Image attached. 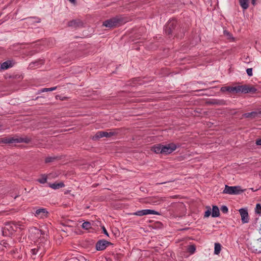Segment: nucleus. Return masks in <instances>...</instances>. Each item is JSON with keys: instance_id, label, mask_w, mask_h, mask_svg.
<instances>
[{"instance_id": "4", "label": "nucleus", "mask_w": 261, "mask_h": 261, "mask_svg": "<svg viewBox=\"0 0 261 261\" xmlns=\"http://www.w3.org/2000/svg\"><path fill=\"white\" fill-rule=\"evenodd\" d=\"M21 225L19 224L14 222H8L6 223L3 228V233L4 236H9L12 235L15 231H16L19 228H21Z\"/></svg>"}, {"instance_id": "13", "label": "nucleus", "mask_w": 261, "mask_h": 261, "mask_svg": "<svg viewBox=\"0 0 261 261\" xmlns=\"http://www.w3.org/2000/svg\"><path fill=\"white\" fill-rule=\"evenodd\" d=\"M110 244H111L110 242L106 240H100L96 243V248L97 250H103Z\"/></svg>"}, {"instance_id": "35", "label": "nucleus", "mask_w": 261, "mask_h": 261, "mask_svg": "<svg viewBox=\"0 0 261 261\" xmlns=\"http://www.w3.org/2000/svg\"><path fill=\"white\" fill-rule=\"evenodd\" d=\"M102 230H103V232L105 234H106L107 236H109L108 233V232H107V230H106V229L105 228V227H103V228H102Z\"/></svg>"}, {"instance_id": "36", "label": "nucleus", "mask_w": 261, "mask_h": 261, "mask_svg": "<svg viewBox=\"0 0 261 261\" xmlns=\"http://www.w3.org/2000/svg\"><path fill=\"white\" fill-rule=\"evenodd\" d=\"M260 242H261V238H259V239H258L257 240V241H256V244H257V245H259V243H260Z\"/></svg>"}, {"instance_id": "25", "label": "nucleus", "mask_w": 261, "mask_h": 261, "mask_svg": "<svg viewBox=\"0 0 261 261\" xmlns=\"http://www.w3.org/2000/svg\"><path fill=\"white\" fill-rule=\"evenodd\" d=\"M57 89V87H54L49 88H43L41 90V91L44 92H48V91H52L55 90Z\"/></svg>"}, {"instance_id": "31", "label": "nucleus", "mask_w": 261, "mask_h": 261, "mask_svg": "<svg viewBox=\"0 0 261 261\" xmlns=\"http://www.w3.org/2000/svg\"><path fill=\"white\" fill-rule=\"evenodd\" d=\"M170 23L168 24V27H166V33L168 34V35L171 34V30L170 29Z\"/></svg>"}, {"instance_id": "17", "label": "nucleus", "mask_w": 261, "mask_h": 261, "mask_svg": "<svg viewBox=\"0 0 261 261\" xmlns=\"http://www.w3.org/2000/svg\"><path fill=\"white\" fill-rule=\"evenodd\" d=\"M81 24V22L80 21L76 20H72L68 23V26L71 27H74L76 28L77 27H79Z\"/></svg>"}, {"instance_id": "30", "label": "nucleus", "mask_w": 261, "mask_h": 261, "mask_svg": "<svg viewBox=\"0 0 261 261\" xmlns=\"http://www.w3.org/2000/svg\"><path fill=\"white\" fill-rule=\"evenodd\" d=\"M246 72L249 76H251L253 74H252V68L247 69Z\"/></svg>"}, {"instance_id": "18", "label": "nucleus", "mask_w": 261, "mask_h": 261, "mask_svg": "<svg viewBox=\"0 0 261 261\" xmlns=\"http://www.w3.org/2000/svg\"><path fill=\"white\" fill-rule=\"evenodd\" d=\"M220 212L219 208L217 206H213L212 208V216L213 217H217L219 216Z\"/></svg>"}, {"instance_id": "7", "label": "nucleus", "mask_w": 261, "mask_h": 261, "mask_svg": "<svg viewBox=\"0 0 261 261\" xmlns=\"http://www.w3.org/2000/svg\"><path fill=\"white\" fill-rule=\"evenodd\" d=\"M30 142V139L29 138H21L18 137H5L1 139V142L3 143H13L24 142L28 143Z\"/></svg>"}, {"instance_id": "29", "label": "nucleus", "mask_w": 261, "mask_h": 261, "mask_svg": "<svg viewBox=\"0 0 261 261\" xmlns=\"http://www.w3.org/2000/svg\"><path fill=\"white\" fill-rule=\"evenodd\" d=\"M221 211L223 213H227L228 212V208L225 205H223L221 207Z\"/></svg>"}, {"instance_id": "5", "label": "nucleus", "mask_w": 261, "mask_h": 261, "mask_svg": "<svg viewBox=\"0 0 261 261\" xmlns=\"http://www.w3.org/2000/svg\"><path fill=\"white\" fill-rule=\"evenodd\" d=\"M45 245L40 244L39 246L37 245V248H34L31 250L32 257L33 259L40 260L46 249Z\"/></svg>"}, {"instance_id": "10", "label": "nucleus", "mask_w": 261, "mask_h": 261, "mask_svg": "<svg viewBox=\"0 0 261 261\" xmlns=\"http://www.w3.org/2000/svg\"><path fill=\"white\" fill-rule=\"evenodd\" d=\"M48 212L46 208H41L36 211L35 216L40 219H44L47 217Z\"/></svg>"}, {"instance_id": "24", "label": "nucleus", "mask_w": 261, "mask_h": 261, "mask_svg": "<svg viewBox=\"0 0 261 261\" xmlns=\"http://www.w3.org/2000/svg\"><path fill=\"white\" fill-rule=\"evenodd\" d=\"M232 89H233V87H224L221 88V90L222 91H227L229 92L232 93V92H233Z\"/></svg>"}, {"instance_id": "32", "label": "nucleus", "mask_w": 261, "mask_h": 261, "mask_svg": "<svg viewBox=\"0 0 261 261\" xmlns=\"http://www.w3.org/2000/svg\"><path fill=\"white\" fill-rule=\"evenodd\" d=\"M211 213V211L208 210L205 212L204 216L205 217H208L210 216Z\"/></svg>"}, {"instance_id": "15", "label": "nucleus", "mask_w": 261, "mask_h": 261, "mask_svg": "<svg viewBox=\"0 0 261 261\" xmlns=\"http://www.w3.org/2000/svg\"><path fill=\"white\" fill-rule=\"evenodd\" d=\"M49 186L52 189L56 190L64 187V184L63 182H61L59 183L49 184Z\"/></svg>"}, {"instance_id": "1", "label": "nucleus", "mask_w": 261, "mask_h": 261, "mask_svg": "<svg viewBox=\"0 0 261 261\" xmlns=\"http://www.w3.org/2000/svg\"><path fill=\"white\" fill-rule=\"evenodd\" d=\"M30 237L34 242L38 243V245H45L47 242L46 240L47 235L42 230L36 228H32L30 230Z\"/></svg>"}, {"instance_id": "20", "label": "nucleus", "mask_w": 261, "mask_h": 261, "mask_svg": "<svg viewBox=\"0 0 261 261\" xmlns=\"http://www.w3.org/2000/svg\"><path fill=\"white\" fill-rule=\"evenodd\" d=\"M48 175L46 174H42L40 177L37 179V181L40 184H45L47 182Z\"/></svg>"}, {"instance_id": "21", "label": "nucleus", "mask_w": 261, "mask_h": 261, "mask_svg": "<svg viewBox=\"0 0 261 261\" xmlns=\"http://www.w3.org/2000/svg\"><path fill=\"white\" fill-rule=\"evenodd\" d=\"M221 250V245L220 243H216L215 244V248H214V254L216 255H218L220 251Z\"/></svg>"}, {"instance_id": "14", "label": "nucleus", "mask_w": 261, "mask_h": 261, "mask_svg": "<svg viewBox=\"0 0 261 261\" xmlns=\"http://www.w3.org/2000/svg\"><path fill=\"white\" fill-rule=\"evenodd\" d=\"M14 64L11 61H7L4 63H3L1 65V68L2 69L6 70L10 67H12Z\"/></svg>"}, {"instance_id": "33", "label": "nucleus", "mask_w": 261, "mask_h": 261, "mask_svg": "<svg viewBox=\"0 0 261 261\" xmlns=\"http://www.w3.org/2000/svg\"><path fill=\"white\" fill-rule=\"evenodd\" d=\"M54 159L51 158H47L46 159H45V162L46 163H49V162H50L53 161Z\"/></svg>"}, {"instance_id": "3", "label": "nucleus", "mask_w": 261, "mask_h": 261, "mask_svg": "<svg viewBox=\"0 0 261 261\" xmlns=\"http://www.w3.org/2000/svg\"><path fill=\"white\" fill-rule=\"evenodd\" d=\"M127 21L123 17L118 16L105 21L103 25L107 28H114L124 24Z\"/></svg>"}, {"instance_id": "8", "label": "nucleus", "mask_w": 261, "mask_h": 261, "mask_svg": "<svg viewBox=\"0 0 261 261\" xmlns=\"http://www.w3.org/2000/svg\"><path fill=\"white\" fill-rule=\"evenodd\" d=\"M115 134L116 133L115 132L111 130L109 132L99 131L94 136H93L92 139L96 140L102 137L109 138Z\"/></svg>"}, {"instance_id": "16", "label": "nucleus", "mask_w": 261, "mask_h": 261, "mask_svg": "<svg viewBox=\"0 0 261 261\" xmlns=\"http://www.w3.org/2000/svg\"><path fill=\"white\" fill-rule=\"evenodd\" d=\"M261 113V112H252L251 113H247L243 115V116L246 118H255L257 117L259 114Z\"/></svg>"}, {"instance_id": "12", "label": "nucleus", "mask_w": 261, "mask_h": 261, "mask_svg": "<svg viewBox=\"0 0 261 261\" xmlns=\"http://www.w3.org/2000/svg\"><path fill=\"white\" fill-rule=\"evenodd\" d=\"M239 211L241 217L242 223H248L249 222V218L247 210L245 208H241Z\"/></svg>"}, {"instance_id": "27", "label": "nucleus", "mask_w": 261, "mask_h": 261, "mask_svg": "<svg viewBox=\"0 0 261 261\" xmlns=\"http://www.w3.org/2000/svg\"><path fill=\"white\" fill-rule=\"evenodd\" d=\"M255 212L257 214L261 213V206L259 204H257L255 207Z\"/></svg>"}, {"instance_id": "19", "label": "nucleus", "mask_w": 261, "mask_h": 261, "mask_svg": "<svg viewBox=\"0 0 261 261\" xmlns=\"http://www.w3.org/2000/svg\"><path fill=\"white\" fill-rule=\"evenodd\" d=\"M248 2L249 0H239L240 6L244 10L248 8Z\"/></svg>"}, {"instance_id": "37", "label": "nucleus", "mask_w": 261, "mask_h": 261, "mask_svg": "<svg viewBox=\"0 0 261 261\" xmlns=\"http://www.w3.org/2000/svg\"><path fill=\"white\" fill-rule=\"evenodd\" d=\"M72 4H75L76 1L75 0H68Z\"/></svg>"}, {"instance_id": "40", "label": "nucleus", "mask_w": 261, "mask_h": 261, "mask_svg": "<svg viewBox=\"0 0 261 261\" xmlns=\"http://www.w3.org/2000/svg\"><path fill=\"white\" fill-rule=\"evenodd\" d=\"M36 63H37L36 62H35V63H33V64H30V65H31V66H32V65H34V64H36Z\"/></svg>"}, {"instance_id": "34", "label": "nucleus", "mask_w": 261, "mask_h": 261, "mask_svg": "<svg viewBox=\"0 0 261 261\" xmlns=\"http://www.w3.org/2000/svg\"><path fill=\"white\" fill-rule=\"evenodd\" d=\"M256 144L257 145L261 146V138L259 139L256 141Z\"/></svg>"}, {"instance_id": "28", "label": "nucleus", "mask_w": 261, "mask_h": 261, "mask_svg": "<svg viewBox=\"0 0 261 261\" xmlns=\"http://www.w3.org/2000/svg\"><path fill=\"white\" fill-rule=\"evenodd\" d=\"M188 250L190 252L193 253L195 251V247L193 245H191L189 247Z\"/></svg>"}, {"instance_id": "2", "label": "nucleus", "mask_w": 261, "mask_h": 261, "mask_svg": "<svg viewBox=\"0 0 261 261\" xmlns=\"http://www.w3.org/2000/svg\"><path fill=\"white\" fill-rule=\"evenodd\" d=\"M176 148V145L174 143H170L166 145L159 144L152 146L151 150L156 153L168 154L172 153Z\"/></svg>"}, {"instance_id": "38", "label": "nucleus", "mask_w": 261, "mask_h": 261, "mask_svg": "<svg viewBox=\"0 0 261 261\" xmlns=\"http://www.w3.org/2000/svg\"><path fill=\"white\" fill-rule=\"evenodd\" d=\"M163 200H163V199L162 198H159L158 199V201H159V203H160V202H161L163 201Z\"/></svg>"}, {"instance_id": "22", "label": "nucleus", "mask_w": 261, "mask_h": 261, "mask_svg": "<svg viewBox=\"0 0 261 261\" xmlns=\"http://www.w3.org/2000/svg\"><path fill=\"white\" fill-rule=\"evenodd\" d=\"M82 228L86 230H89L92 228V224L90 222H85L82 224Z\"/></svg>"}, {"instance_id": "9", "label": "nucleus", "mask_w": 261, "mask_h": 261, "mask_svg": "<svg viewBox=\"0 0 261 261\" xmlns=\"http://www.w3.org/2000/svg\"><path fill=\"white\" fill-rule=\"evenodd\" d=\"M241 192L240 187L237 186H228L225 185V189L223 191V194H238Z\"/></svg>"}, {"instance_id": "39", "label": "nucleus", "mask_w": 261, "mask_h": 261, "mask_svg": "<svg viewBox=\"0 0 261 261\" xmlns=\"http://www.w3.org/2000/svg\"><path fill=\"white\" fill-rule=\"evenodd\" d=\"M256 0H252V4L254 5L255 4Z\"/></svg>"}, {"instance_id": "23", "label": "nucleus", "mask_w": 261, "mask_h": 261, "mask_svg": "<svg viewBox=\"0 0 261 261\" xmlns=\"http://www.w3.org/2000/svg\"><path fill=\"white\" fill-rule=\"evenodd\" d=\"M224 35L228 39H231L232 41L234 40V38L232 37V35L227 31H224Z\"/></svg>"}, {"instance_id": "11", "label": "nucleus", "mask_w": 261, "mask_h": 261, "mask_svg": "<svg viewBox=\"0 0 261 261\" xmlns=\"http://www.w3.org/2000/svg\"><path fill=\"white\" fill-rule=\"evenodd\" d=\"M159 213L152 210H143L137 211L134 215L139 216L148 215H158Z\"/></svg>"}, {"instance_id": "6", "label": "nucleus", "mask_w": 261, "mask_h": 261, "mask_svg": "<svg viewBox=\"0 0 261 261\" xmlns=\"http://www.w3.org/2000/svg\"><path fill=\"white\" fill-rule=\"evenodd\" d=\"M234 93H255L256 91V89L253 86H249L246 85H241L233 87L232 89Z\"/></svg>"}, {"instance_id": "26", "label": "nucleus", "mask_w": 261, "mask_h": 261, "mask_svg": "<svg viewBox=\"0 0 261 261\" xmlns=\"http://www.w3.org/2000/svg\"><path fill=\"white\" fill-rule=\"evenodd\" d=\"M40 21V19L39 18H30L28 19L29 22H39Z\"/></svg>"}]
</instances>
